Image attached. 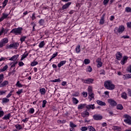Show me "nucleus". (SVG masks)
<instances>
[{"label": "nucleus", "instance_id": "obj_10", "mask_svg": "<svg viewBox=\"0 0 131 131\" xmlns=\"http://www.w3.org/2000/svg\"><path fill=\"white\" fill-rule=\"evenodd\" d=\"M96 62L97 63V66L98 68H100L102 67V66H103V62H102L101 58H97V59L96 60Z\"/></svg>", "mask_w": 131, "mask_h": 131}, {"label": "nucleus", "instance_id": "obj_16", "mask_svg": "<svg viewBox=\"0 0 131 131\" xmlns=\"http://www.w3.org/2000/svg\"><path fill=\"white\" fill-rule=\"evenodd\" d=\"M86 108L88 110H91V109H92V110H94V109L96 108V106H95V104H86Z\"/></svg>", "mask_w": 131, "mask_h": 131}, {"label": "nucleus", "instance_id": "obj_35", "mask_svg": "<svg viewBox=\"0 0 131 131\" xmlns=\"http://www.w3.org/2000/svg\"><path fill=\"white\" fill-rule=\"evenodd\" d=\"M34 113V108H31L28 110V114H33Z\"/></svg>", "mask_w": 131, "mask_h": 131}, {"label": "nucleus", "instance_id": "obj_24", "mask_svg": "<svg viewBox=\"0 0 131 131\" xmlns=\"http://www.w3.org/2000/svg\"><path fill=\"white\" fill-rule=\"evenodd\" d=\"M86 104H80L78 105V110H81L84 109V107H86Z\"/></svg>", "mask_w": 131, "mask_h": 131}, {"label": "nucleus", "instance_id": "obj_18", "mask_svg": "<svg viewBox=\"0 0 131 131\" xmlns=\"http://www.w3.org/2000/svg\"><path fill=\"white\" fill-rule=\"evenodd\" d=\"M8 84H9V81L7 80L4 81L0 84V88H5L7 86Z\"/></svg>", "mask_w": 131, "mask_h": 131}, {"label": "nucleus", "instance_id": "obj_42", "mask_svg": "<svg viewBox=\"0 0 131 131\" xmlns=\"http://www.w3.org/2000/svg\"><path fill=\"white\" fill-rule=\"evenodd\" d=\"M125 12L126 13H131V8L129 7H126L125 9Z\"/></svg>", "mask_w": 131, "mask_h": 131}, {"label": "nucleus", "instance_id": "obj_20", "mask_svg": "<svg viewBox=\"0 0 131 131\" xmlns=\"http://www.w3.org/2000/svg\"><path fill=\"white\" fill-rule=\"evenodd\" d=\"M96 103L97 104H98V105H99L100 106H106V103L100 100H97Z\"/></svg>", "mask_w": 131, "mask_h": 131}, {"label": "nucleus", "instance_id": "obj_11", "mask_svg": "<svg viewBox=\"0 0 131 131\" xmlns=\"http://www.w3.org/2000/svg\"><path fill=\"white\" fill-rule=\"evenodd\" d=\"M105 14L104 13L101 17H100V19L99 21V24L100 25H103L104 24V23H105Z\"/></svg>", "mask_w": 131, "mask_h": 131}, {"label": "nucleus", "instance_id": "obj_9", "mask_svg": "<svg viewBox=\"0 0 131 131\" xmlns=\"http://www.w3.org/2000/svg\"><path fill=\"white\" fill-rule=\"evenodd\" d=\"M125 29V28L124 27V26L122 25L119 26V28H117V31L119 33H122Z\"/></svg>", "mask_w": 131, "mask_h": 131}, {"label": "nucleus", "instance_id": "obj_15", "mask_svg": "<svg viewBox=\"0 0 131 131\" xmlns=\"http://www.w3.org/2000/svg\"><path fill=\"white\" fill-rule=\"evenodd\" d=\"M116 57L117 60H121V59H122V53H121L120 52H117V53L116 54Z\"/></svg>", "mask_w": 131, "mask_h": 131}, {"label": "nucleus", "instance_id": "obj_40", "mask_svg": "<svg viewBox=\"0 0 131 131\" xmlns=\"http://www.w3.org/2000/svg\"><path fill=\"white\" fill-rule=\"evenodd\" d=\"M113 128L114 130H117V131L121 130V128L119 126H114Z\"/></svg>", "mask_w": 131, "mask_h": 131}, {"label": "nucleus", "instance_id": "obj_49", "mask_svg": "<svg viewBox=\"0 0 131 131\" xmlns=\"http://www.w3.org/2000/svg\"><path fill=\"white\" fill-rule=\"evenodd\" d=\"M16 86H18V88H23V85H22L21 83H20V82L18 81L16 84Z\"/></svg>", "mask_w": 131, "mask_h": 131}, {"label": "nucleus", "instance_id": "obj_31", "mask_svg": "<svg viewBox=\"0 0 131 131\" xmlns=\"http://www.w3.org/2000/svg\"><path fill=\"white\" fill-rule=\"evenodd\" d=\"M38 24H39L40 26H42L45 24V19H40L38 21Z\"/></svg>", "mask_w": 131, "mask_h": 131}, {"label": "nucleus", "instance_id": "obj_39", "mask_svg": "<svg viewBox=\"0 0 131 131\" xmlns=\"http://www.w3.org/2000/svg\"><path fill=\"white\" fill-rule=\"evenodd\" d=\"M90 63H91V60H90V59H85L84 60V63L85 65H88V64H90Z\"/></svg>", "mask_w": 131, "mask_h": 131}, {"label": "nucleus", "instance_id": "obj_28", "mask_svg": "<svg viewBox=\"0 0 131 131\" xmlns=\"http://www.w3.org/2000/svg\"><path fill=\"white\" fill-rule=\"evenodd\" d=\"M39 93L41 94V95H46V89L42 88L40 89Z\"/></svg>", "mask_w": 131, "mask_h": 131}, {"label": "nucleus", "instance_id": "obj_2", "mask_svg": "<svg viewBox=\"0 0 131 131\" xmlns=\"http://www.w3.org/2000/svg\"><path fill=\"white\" fill-rule=\"evenodd\" d=\"M88 92L89 95V98L90 99V102L92 101L95 98V94L93 92V88L91 86H89L88 88Z\"/></svg>", "mask_w": 131, "mask_h": 131}, {"label": "nucleus", "instance_id": "obj_43", "mask_svg": "<svg viewBox=\"0 0 131 131\" xmlns=\"http://www.w3.org/2000/svg\"><path fill=\"white\" fill-rule=\"evenodd\" d=\"M9 2V0H5L4 2H3V8H5V7H6V6H7V4H8V3Z\"/></svg>", "mask_w": 131, "mask_h": 131}, {"label": "nucleus", "instance_id": "obj_63", "mask_svg": "<svg viewBox=\"0 0 131 131\" xmlns=\"http://www.w3.org/2000/svg\"><path fill=\"white\" fill-rule=\"evenodd\" d=\"M128 95L129 97H131V90L130 89H127Z\"/></svg>", "mask_w": 131, "mask_h": 131}, {"label": "nucleus", "instance_id": "obj_56", "mask_svg": "<svg viewBox=\"0 0 131 131\" xmlns=\"http://www.w3.org/2000/svg\"><path fill=\"white\" fill-rule=\"evenodd\" d=\"M126 71L129 72V73H131V64L127 68Z\"/></svg>", "mask_w": 131, "mask_h": 131}, {"label": "nucleus", "instance_id": "obj_17", "mask_svg": "<svg viewBox=\"0 0 131 131\" xmlns=\"http://www.w3.org/2000/svg\"><path fill=\"white\" fill-rule=\"evenodd\" d=\"M81 116L83 117L84 118L85 117H89L90 116V113H89L88 111H85L81 113Z\"/></svg>", "mask_w": 131, "mask_h": 131}, {"label": "nucleus", "instance_id": "obj_6", "mask_svg": "<svg viewBox=\"0 0 131 131\" xmlns=\"http://www.w3.org/2000/svg\"><path fill=\"white\" fill-rule=\"evenodd\" d=\"M22 30H23V28L21 27H18V28L12 29L10 32V33H12V32H14V33H21L22 32Z\"/></svg>", "mask_w": 131, "mask_h": 131}, {"label": "nucleus", "instance_id": "obj_48", "mask_svg": "<svg viewBox=\"0 0 131 131\" xmlns=\"http://www.w3.org/2000/svg\"><path fill=\"white\" fill-rule=\"evenodd\" d=\"M14 92V90L11 91L10 93L8 94V95H7L6 98H10L11 96L13 93Z\"/></svg>", "mask_w": 131, "mask_h": 131}, {"label": "nucleus", "instance_id": "obj_44", "mask_svg": "<svg viewBox=\"0 0 131 131\" xmlns=\"http://www.w3.org/2000/svg\"><path fill=\"white\" fill-rule=\"evenodd\" d=\"M27 56H28V53L21 55L20 61H23V60H24V59H25V58H26Z\"/></svg>", "mask_w": 131, "mask_h": 131}, {"label": "nucleus", "instance_id": "obj_45", "mask_svg": "<svg viewBox=\"0 0 131 131\" xmlns=\"http://www.w3.org/2000/svg\"><path fill=\"white\" fill-rule=\"evenodd\" d=\"M88 129H89V131H96V129L92 126H88Z\"/></svg>", "mask_w": 131, "mask_h": 131}, {"label": "nucleus", "instance_id": "obj_25", "mask_svg": "<svg viewBox=\"0 0 131 131\" xmlns=\"http://www.w3.org/2000/svg\"><path fill=\"white\" fill-rule=\"evenodd\" d=\"M11 117V114H8L7 115H6L3 118V119L4 120H8V119H10V118Z\"/></svg>", "mask_w": 131, "mask_h": 131}, {"label": "nucleus", "instance_id": "obj_47", "mask_svg": "<svg viewBox=\"0 0 131 131\" xmlns=\"http://www.w3.org/2000/svg\"><path fill=\"white\" fill-rule=\"evenodd\" d=\"M15 72H16V70H12L11 72L8 73V76H11V75H14V74H15Z\"/></svg>", "mask_w": 131, "mask_h": 131}, {"label": "nucleus", "instance_id": "obj_12", "mask_svg": "<svg viewBox=\"0 0 131 131\" xmlns=\"http://www.w3.org/2000/svg\"><path fill=\"white\" fill-rule=\"evenodd\" d=\"M71 4H72V2H68L66 4L63 5L62 7V11H64V10H66V9H68V7H70Z\"/></svg>", "mask_w": 131, "mask_h": 131}, {"label": "nucleus", "instance_id": "obj_19", "mask_svg": "<svg viewBox=\"0 0 131 131\" xmlns=\"http://www.w3.org/2000/svg\"><path fill=\"white\" fill-rule=\"evenodd\" d=\"M127 59H128V57L127 56H124L123 57V59L121 61V64L122 65H124V64L126 63Z\"/></svg>", "mask_w": 131, "mask_h": 131}, {"label": "nucleus", "instance_id": "obj_34", "mask_svg": "<svg viewBox=\"0 0 131 131\" xmlns=\"http://www.w3.org/2000/svg\"><path fill=\"white\" fill-rule=\"evenodd\" d=\"M117 109L118 110H122L123 109V106L121 104H119L117 105Z\"/></svg>", "mask_w": 131, "mask_h": 131}, {"label": "nucleus", "instance_id": "obj_7", "mask_svg": "<svg viewBox=\"0 0 131 131\" xmlns=\"http://www.w3.org/2000/svg\"><path fill=\"white\" fill-rule=\"evenodd\" d=\"M107 102L112 107H114L117 105V103L114 100L112 99H108Z\"/></svg>", "mask_w": 131, "mask_h": 131}, {"label": "nucleus", "instance_id": "obj_30", "mask_svg": "<svg viewBox=\"0 0 131 131\" xmlns=\"http://www.w3.org/2000/svg\"><path fill=\"white\" fill-rule=\"evenodd\" d=\"M75 51L77 54L80 53V45H78L76 46Z\"/></svg>", "mask_w": 131, "mask_h": 131}, {"label": "nucleus", "instance_id": "obj_32", "mask_svg": "<svg viewBox=\"0 0 131 131\" xmlns=\"http://www.w3.org/2000/svg\"><path fill=\"white\" fill-rule=\"evenodd\" d=\"M72 102L74 104H75L76 105V104H78V102L79 101H78V100H77V99H76V98L73 97L72 98Z\"/></svg>", "mask_w": 131, "mask_h": 131}, {"label": "nucleus", "instance_id": "obj_8", "mask_svg": "<svg viewBox=\"0 0 131 131\" xmlns=\"http://www.w3.org/2000/svg\"><path fill=\"white\" fill-rule=\"evenodd\" d=\"M82 81L84 83H86L87 84H91L93 83V82H94V79L89 78L86 80L82 79Z\"/></svg>", "mask_w": 131, "mask_h": 131}, {"label": "nucleus", "instance_id": "obj_3", "mask_svg": "<svg viewBox=\"0 0 131 131\" xmlns=\"http://www.w3.org/2000/svg\"><path fill=\"white\" fill-rule=\"evenodd\" d=\"M123 117L125 118L124 122H125V123L131 124V117L129 115L127 114L124 115Z\"/></svg>", "mask_w": 131, "mask_h": 131}, {"label": "nucleus", "instance_id": "obj_36", "mask_svg": "<svg viewBox=\"0 0 131 131\" xmlns=\"http://www.w3.org/2000/svg\"><path fill=\"white\" fill-rule=\"evenodd\" d=\"M4 74H0V84L2 83V82H3V81H4Z\"/></svg>", "mask_w": 131, "mask_h": 131}, {"label": "nucleus", "instance_id": "obj_58", "mask_svg": "<svg viewBox=\"0 0 131 131\" xmlns=\"http://www.w3.org/2000/svg\"><path fill=\"white\" fill-rule=\"evenodd\" d=\"M92 71H93V69H92V67H91V66H89L87 68V72H92Z\"/></svg>", "mask_w": 131, "mask_h": 131}, {"label": "nucleus", "instance_id": "obj_33", "mask_svg": "<svg viewBox=\"0 0 131 131\" xmlns=\"http://www.w3.org/2000/svg\"><path fill=\"white\" fill-rule=\"evenodd\" d=\"M8 69V65L5 66L3 69H0V73L6 71Z\"/></svg>", "mask_w": 131, "mask_h": 131}, {"label": "nucleus", "instance_id": "obj_52", "mask_svg": "<svg viewBox=\"0 0 131 131\" xmlns=\"http://www.w3.org/2000/svg\"><path fill=\"white\" fill-rule=\"evenodd\" d=\"M88 129H89L88 127L82 126V127H81V130H82V131L88 130Z\"/></svg>", "mask_w": 131, "mask_h": 131}, {"label": "nucleus", "instance_id": "obj_59", "mask_svg": "<svg viewBox=\"0 0 131 131\" xmlns=\"http://www.w3.org/2000/svg\"><path fill=\"white\" fill-rule=\"evenodd\" d=\"M109 1L110 0H104L103 2V4L104 6H107L108 3H109Z\"/></svg>", "mask_w": 131, "mask_h": 131}, {"label": "nucleus", "instance_id": "obj_29", "mask_svg": "<svg viewBox=\"0 0 131 131\" xmlns=\"http://www.w3.org/2000/svg\"><path fill=\"white\" fill-rule=\"evenodd\" d=\"M17 63L18 61L10 62L11 68H14V67H15L16 65H17Z\"/></svg>", "mask_w": 131, "mask_h": 131}, {"label": "nucleus", "instance_id": "obj_26", "mask_svg": "<svg viewBox=\"0 0 131 131\" xmlns=\"http://www.w3.org/2000/svg\"><path fill=\"white\" fill-rule=\"evenodd\" d=\"M45 46H46V43H45V41H41L39 43L38 47L40 49H41V48H43V47H45Z\"/></svg>", "mask_w": 131, "mask_h": 131}, {"label": "nucleus", "instance_id": "obj_4", "mask_svg": "<svg viewBox=\"0 0 131 131\" xmlns=\"http://www.w3.org/2000/svg\"><path fill=\"white\" fill-rule=\"evenodd\" d=\"M7 49H18V47H19V43L18 42H14L11 43L10 45H7Z\"/></svg>", "mask_w": 131, "mask_h": 131}, {"label": "nucleus", "instance_id": "obj_21", "mask_svg": "<svg viewBox=\"0 0 131 131\" xmlns=\"http://www.w3.org/2000/svg\"><path fill=\"white\" fill-rule=\"evenodd\" d=\"M19 58V55L16 54L13 56L11 58H9L10 61H16L17 59Z\"/></svg>", "mask_w": 131, "mask_h": 131}, {"label": "nucleus", "instance_id": "obj_23", "mask_svg": "<svg viewBox=\"0 0 131 131\" xmlns=\"http://www.w3.org/2000/svg\"><path fill=\"white\" fill-rule=\"evenodd\" d=\"M121 97L124 100H126L127 99V94L125 92H123L121 94Z\"/></svg>", "mask_w": 131, "mask_h": 131}, {"label": "nucleus", "instance_id": "obj_54", "mask_svg": "<svg viewBox=\"0 0 131 131\" xmlns=\"http://www.w3.org/2000/svg\"><path fill=\"white\" fill-rule=\"evenodd\" d=\"M22 93H23V89L18 90L16 92V94H17V95H21V94H22Z\"/></svg>", "mask_w": 131, "mask_h": 131}, {"label": "nucleus", "instance_id": "obj_55", "mask_svg": "<svg viewBox=\"0 0 131 131\" xmlns=\"http://www.w3.org/2000/svg\"><path fill=\"white\" fill-rule=\"evenodd\" d=\"M58 56V52H56L55 53H54L51 59H54V58H56Z\"/></svg>", "mask_w": 131, "mask_h": 131}, {"label": "nucleus", "instance_id": "obj_62", "mask_svg": "<svg viewBox=\"0 0 131 131\" xmlns=\"http://www.w3.org/2000/svg\"><path fill=\"white\" fill-rule=\"evenodd\" d=\"M4 32H7V29H5L4 28H3L0 31V33H4Z\"/></svg>", "mask_w": 131, "mask_h": 131}, {"label": "nucleus", "instance_id": "obj_57", "mask_svg": "<svg viewBox=\"0 0 131 131\" xmlns=\"http://www.w3.org/2000/svg\"><path fill=\"white\" fill-rule=\"evenodd\" d=\"M82 94L83 95V97H84V98H86L88 97V92H82Z\"/></svg>", "mask_w": 131, "mask_h": 131}, {"label": "nucleus", "instance_id": "obj_53", "mask_svg": "<svg viewBox=\"0 0 131 131\" xmlns=\"http://www.w3.org/2000/svg\"><path fill=\"white\" fill-rule=\"evenodd\" d=\"M79 95V92H76L74 94H72V96L73 97H78Z\"/></svg>", "mask_w": 131, "mask_h": 131}, {"label": "nucleus", "instance_id": "obj_60", "mask_svg": "<svg viewBox=\"0 0 131 131\" xmlns=\"http://www.w3.org/2000/svg\"><path fill=\"white\" fill-rule=\"evenodd\" d=\"M18 65H19V67H22L24 66L25 64H24V63H23V61H19Z\"/></svg>", "mask_w": 131, "mask_h": 131}, {"label": "nucleus", "instance_id": "obj_41", "mask_svg": "<svg viewBox=\"0 0 131 131\" xmlns=\"http://www.w3.org/2000/svg\"><path fill=\"white\" fill-rule=\"evenodd\" d=\"M27 37V36H21L20 38V40L21 42H23V41H25V39H26Z\"/></svg>", "mask_w": 131, "mask_h": 131}, {"label": "nucleus", "instance_id": "obj_64", "mask_svg": "<svg viewBox=\"0 0 131 131\" xmlns=\"http://www.w3.org/2000/svg\"><path fill=\"white\" fill-rule=\"evenodd\" d=\"M126 25H127V27H128V28H131V22L127 23Z\"/></svg>", "mask_w": 131, "mask_h": 131}, {"label": "nucleus", "instance_id": "obj_51", "mask_svg": "<svg viewBox=\"0 0 131 131\" xmlns=\"http://www.w3.org/2000/svg\"><path fill=\"white\" fill-rule=\"evenodd\" d=\"M47 104V100H44L42 101V108H45L46 107V105Z\"/></svg>", "mask_w": 131, "mask_h": 131}, {"label": "nucleus", "instance_id": "obj_38", "mask_svg": "<svg viewBox=\"0 0 131 131\" xmlns=\"http://www.w3.org/2000/svg\"><path fill=\"white\" fill-rule=\"evenodd\" d=\"M70 127H72V128H74V127H76V126H77V125H76L75 124H74L72 122H70Z\"/></svg>", "mask_w": 131, "mask_h": 131}, {"label": "nucleus", "instance_id": "obj_50", "mask_svg": "<svg viewBox=\"0 0 131 131\" xmlns=\"http://www.w3.org/2000/svg\"><path fill=\"white\" fill-rule=\"evenodd\" d=\"M37 64H38L37 61H33L31 63V66L34 67L36 66V65H37Z\"/></svg>", "mask_w": 131, "mask_h": 131}, {"label": "nucleus", "instance_id": "obj_27", "mask_svg": "<svg viewBox=\"0 0 131 131\" xmlns=\"http://www.w3.org/2000/svg\"><path fill=\"white\" fill-rule=\"evenodd\" d=\"M15 127L17 129V130H20L23 128L21 125H20L19 124L15 125Z\"/></svg>", "mask_w": 131, "mask_h": 131}, {"label": "nucleus", "instance_id": "obj_14", "mask_svg": "<svg viewBox=\"0 0 131 131\" xmlns=\"http://www.w3.org/2000/svg\"><path fill=\"white\" fill-rule=\"evenodd\" d=\"M9 15H10V13L8 14L3 13L2 14V16L1 17V18H0V22H2V21L3 20H5V19H7V18L9 17Z\"/></svg>", "mask_w": 131, "mask_h": 131}, {"label": "nucleus", "instance_id": "obj_13", "mask_svg": "<svg viewBox=\"0 0 131 131\" xmlns=\"http://www.w3.org/2000/svg\"><path fill=\"white\" fill-rule=\"evenodd\" d=\"M93 119L95 120H101L103 119V117L100 115H94L93 116Z\"/></svg>", "mask_w": 131, "mask_h": 131}, {"label": "nucleus", "instance_id": "obj_61", "mask_svg": "<svg viewBox=\"0 0 131 131\" xmlns=\"http://www.w3.org/2000/svg\"><path fill=\"white\" fill-rule=\"evenodd\" d=\"M105 73H106L105 72V70H101L100 71V75H105Z\"/></svg>", "mask_w": 131, "mask_h": 131}, {"label": "nucleus", "instance_id": "obj_1", "mask_svg": "<svg viewBox=\"0 0 131 131\" xmlns=\"http://www.w3.org/2000/svg\"><path fill=\"white\" fill-rule=\"evenodd\" d=\"M104 87L106 88L107 90L111 91L115 89V85L112 83V81L110 80H106L104 82Z\"/></svg>", "mask_w": 131, "mask_h": 131}, {"label": "nucleus", "instance_id": "obj_22", "mask_svg": "<svg viewBox=\"0 0 131 131\" xmlns=\"http://www.w3.org/2000/svg\"><path fill=\"white\" fill-rule=\"evenodd\" d=\"M65 64H66V60H62L58 63L57 66L58 68H61V67L65 65Z\"/></svg>", "mask_w": 131, "mask_h": 131}, {"label": "nucleus", "instance_id": "obj_46", "mask_svg": "<svg viewBox=\"0 0 131 131\" xmlns=\"http://www.w3.org/2000/svg\"><path fill=\"white\" fill-rule=\"evenodd\" d=\"M31 20H32V21H34V20H35V19H36V17L35 16V12H34L32 14V15L31 17Z\"/></svg>", "mask_w": 131, "mask_h": 131}, {"label": "nucleus", "instance_id": "obj_37", "mask_svg": "<svg viewBox=\"0 0 131 131\" xmlns=\"http://www.w3.org/2000/svg\"><path fill=\"white\" fill-rule=\"evenodd\" d=\"M2 102L3 103H8V102H10V99H8V98H4L2 99Z\"/></svg>", "mask_w": 131, "mask_h": 131}, {"label": "nucleus", "instance_id": "obj_5", "mask_svg": "<svg viewBox=\"0 0 131 131\" xmlns=\"http://www.w3.org/2000/svg\"><path fill=\"white\" fill-rule=\"evenodd\" d=\"M9 42V39L7 38H4L2 39L0 41V48H3V47H5L6 46V43H8Z\"/></svg>", "mask_w": 131, "mask_h": 131}]
</instances>
